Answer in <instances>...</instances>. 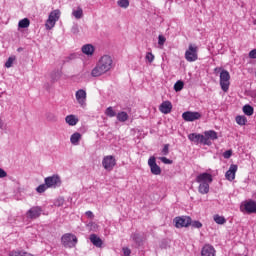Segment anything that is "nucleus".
<instances>
[{"instance_id": "1", "label": "nucleus", "mask_w": 256, "mask_h": 256, "mask_svg": "<svg viewBox=\"0 0 256 256\" xmlns=\"http://www.w3.org/2000/svg\"><path fill=\"white\" fill-rule=\"evenodd\" d=\"M113 68V59L109 55H104L100 58L99 62L92 70V77H101V75H105L108 71H111Z\"/></svg>"}, {"instance_id": "2", "label": "nucleus", "mask_w": 256, "mask_h": 256, "mask_svg": "<svg viewBox=\"0 0 256 256\" xmlns=\"http://www.w3.org/2000/svg\"><path fill=\"white\" fill-rule=\"evenodd\" d=\"M196 183H200L198 187L201 195H207L209 193V183H213V176L207 172L202 173L196 177Z\"/></svg>"}, {"instance_id": "3", "label": "nucleus", "mask_w": 256, "mask_h": 256, "mask_svg": "<svg viewBox=\"0 0 256 256\" xmlns=\"http://www.w3.org/2000/svg\"><path fill=\"white\" fill-rule=\"evenodd\" d=\"M60 17H61V10L56 9V10L50 12L48 19L46 21V24H45L46 29H48V31H51V29H53V27H55V24L60 19Z\"/></svg>"}, {"instance_id": "4", "label": "nucleus", "mask_w": 256, "mask_h": 256, "mask_svg": "<svg viewBox=\"0 0 256 256\" xmlns=\"http://www.w3.org/2000/svg\"><path fill=\"white\" fill-rule=\"evenodd\" d=\"M231 74L227 70H221L220 72V86L224 93L229 91V85H231Z\"/></svg>"}, {"instance_id": "5", "label": "nucleus", "mask_w": 256, "mask_h": 256, "mask_svg": "<svg viewBox=\"0 0 256 256\" xmlns=\"http://www.w3.org/2000/svg\"><path fill=\"white\" fill-rule=\"evenodd\" d=\"M199 51V48L195 44H189L188 49L185 52V59L189 63H193L194 61H197L199 58L197 52Z\"/></svg>"}, {"instance_id": "6", "label": "nucleus", "mask_w": 256, "mask_h": 256, "mask_svg": "<svg viewBox=\"0 0 256 256\" xmlns=\"http://www.w3.org/2000/svg\"><path fill=\"white\" fill-rule=\"evenodd\" d=\"M44 183H46L48 189H57V187H61V177L57 174L52 176H48L44 179Z\"/></svg>"}, {"instance_id": "7", "label": "nucleus", "mask_w": 256, "mask_h": 256, "mask_svg": "<svg viewBox=\"0 0 256 256\" xmlns=\"http://www.w3.org/2000/svg\"><path fill=\"white\" fill-rule=\"evenodd\" d=\"M62 245L68 247L69 249L77 245V236L67 233L62 236Z\"/></svg>"}, {"instance_id": "8", "label": "nucleus", "mask_w": 256, "mask_h": 256, "mask_svg": "<svg viewBox=\"0 0 256 256\" xmlns=\"http://www.w3.org/2000/svg\"><path fill=\"white\" fill-rule=\"evenodd\" d=\"M115 165H117V160L113 155L105 156L102 160V167H104L106 171H113Z\"/></svg>"}, {"instance_id": "9", "label": "nucleus", "mask_w": 256, "mask_h": 256, "mask_svg": "<svg viewBox=\"0 0 256 256\" xmlns=\"http://www.w3.org/2000/svg\"><path fill=\"white\" fill-rule=\"evenodd\" d=\"M175 227L177 229H181L183 227H189L191 225V217L189 216H181L174 218Z\"/></svg>"}, {"instance_id": "10", "label": "nucleus", "mask_w": 256, "mask_h": 256, "mask_svg": "<svg viewBox=\"0 0 256 256\" xmlns=\"http://www.w3.org/2000/svg\"><path fill=\"white\" fill-rule=\"evenodd\" d=\"M148 166L150 167L152 175H161V167L157 165V158H155V156H151L148 159Z\"/></svg>"}, {"instance_id": "11", "label": "nucleus", "mask_w": 256, "mask_h": 256, "mask_svg": "<svg viewBox=\"0 0 256 256\" xmlns=\"http://www.w3.org/2000/svg\"><path fill=\"white\" fill-rule=\"evenodd\" d=\"M41 213H43L41 206H33L27 211L26 217H28V219H39V217H41Z\"/></svg>"}, {"instance_id": "12", "label": "nucleus", "mask_w": 256, "mask_h": 256, "mask_svg": "<svg viewBox=\"0 0 256 256\" xmlns=\"http://www.w3.org/2000/svg\"><path fill=\"white\" fill-rule=\"evenodd\" d=\"M182 119L187 122H193L201 119V113L186 111L182 114Z\"/></svg>"}, {"instance_id": "13", "label": "nucleus", "mask_w": 256, "mask_h": 256, "mask_svg": "<svg viewBox=\"0 0 256 256\" xmlns=\"http://www.w3.org/2000/svg\"><path fill=\"white\" fill-rule=\"evenodd\" d=\"M76 100L80 107H85L87 105V92L83 89L76 91Z\"/></svg>"}, {"instance_id": "14", "label": "nucleus", "mask_w": 256, "mask_h": 256, "mask_svg": "<svg viewBox=\"0 0 256 256\" xmlns=\"http://www.w3.org/2000/svg\"><path fill=\"white\" fill-rule=\"evenodd\" d=\"M188 139L196 145H199V143L205 145V143H207V140H205V136L203 134L191 133L188 135Z\"/></svg>"}, {"instance_id": "15", "label": "nucleus", "mask_w": 256, "mask_h": 256, "mask_svg": "<svg viewBox=\"0 0 256 256\" xmlns=\"http://www.w3.org/2000/svg\"><path fill=\"white\" fill-rule=\"evenodd\" d=\"M204 139L206 140V143L204 145H211V141H215L218 139L217 132L214 130H209L204 132Z\"/></svg>"}, {"instance_id": "16", "label": "nucleus", "mask_w": 256, "mask_h": 256, "mask_svg": "<svg viewBox=\"0 0 256 256\" xmlns=\"http://www.w3.org/2000/svg\"><path fill=\"white\" fill-rule=\"evenodd\" d=\"M237 165L231 164L229 170L226 172L225 177L228 181L235 180V174L237 173Z\"/></svg>"}, {"instance_id": "17", "label": "nucleus", "mask_w": 256, "mask_h": 256, "mask_svg": "<svg viewBox=\"0 0 256 256\" xmlns=\"http://www.w3.org/2000/svg\"><path fill=\"white\" fill-rule=\"evenodd\" d=\"M173 109V104H171L170 101H164L159 107V110L161 113H164V115L169 114Z\"/></svg>"}, {"instance_id": "18", "label": "nucleus", "mask_w": 256, "mask_h": 256, "mask_svg": "<svg viewBox=\"0 0 256 256\" xmlns=\"http://www.w3.org/2000/svg\"><path fill=\"white\" fill-rule=\"evenodd\" d=\"M202 256H215V248L211 245H205L201 251Z\"/></svg>"}, {"instance_id": "19", "label": "nucleus", "mask_w": 256, "mask_h": 256, "mask_svg": "<svg viewBox=\"0 0 256 256\" xmlns=\"http://www.w3.org/2000/svg\"><path fill=\"white\" fill-rule=\"evenodd\" d=\"M244 209L248 213H256V201L250 200L244 204Z\"/></svg>"}, {"instance_id": "20", "label": "nucleus", "mask_w": 256, "mask_h": 256, "mask_svg": "<svg viewBox=\"0 0 256 256\" xmlns=\"http://www.w3.org/2000/svg\"><path fill=\"white\" fill-rule=\"evenodd\" d=\"M65 121L66 123H68L71 127H75V125H77V123H79V118H77V116L70 114L68 116L65 117Z\"/></svg>"}, {"instance_id": "21", "label": "nucleus", "mask_w": 256, "mask_h": 256, "mask_svg": "<svg viewBox=\"0 0 256 256\" xmlns=\"http://www.w3.org/2000/svg\"><path fill=\"white\" fill-rule=\"evenodd\" d=\"M131 239L132 241H134V243L137 245V247H141V245H143V236H141V234L139 233H133L131 234Z\"/></svg>"}, {"instance_id": "22", "label": "nucleus", "mask_w": 256, "mask_h": 256, "mask_svg": "<svg viewBox=\"0 0 256 256\" xmlns=\"http://www.w3.org/2000/svg\"><path fill=\"white\" fill-rule=\"evenodd\" d=\"M90 241L95 247H103V240H101L97 234L90 235Z\"/></svg>"}, {"instance_id": "23", "label": "nucleus", "mask_w": 256, "mask_h": 256, "mask_svg": "<svg viewBox=\"0 0 256 256\" xmlns=\"http://www.w3.org/2000/svg\"><path fill=\"white\" fill-rule=\"evenodd\" d=\"M82 53H84V55H93V53H95V47L91 44H86L82 47Z\"/></svg>"}, {"instance_id": "24", "label": "nucleus", "mask_w": 256, "mask_h": 256, "mask_svg": "<svg viewBox=\"0 0 256 256\" xmlns=\"http://www.w3.org/2000/svg\"><path fill=\"white\" fill-rule=\"evenodd\" d=\"M81 141V133L75 132L70 137V142L72 145H79V142Z\"/></svg>"}, {"instance_id": "25", "label": "nucleus", "mask_w": 256, "mask_h": 256, "mask_svg": "<svg viewBox=\"0 0 256 256\" xmlns=\"http://www.w3.org/2000/svg\"><path fill=\"white\" fill-rule=\"evenodd\" d=\"M117 120L120 121V123H125V121H127L129 119V114H127V112H119L117 115Z\"/></svg>"}, {"instance_id": "26", "label": "nucleus", "mask_w": 256, "mask_h": 256, "mask_svg": "<svg viewBox=\"0 0 256 256\" xmlns=\"http://www.w3.org/2000/svg\"><path fill=\"white\" fill-rule=\"evenodd\" d=\"M29 25H31V21H29V18H24V19L20 20L18 23V27L20 29H27V27H29Z\"/></svg>"}, {"instance_id": "27", "label": "nucleus", "mask_w": 256, "mask_h": 256, "mask_svg": "<svg viewBox=\"0 0 256 256\" xmlns=\"http://www.w3.org/2000/svg\"><path fill=\"white\" fill-rule=\"evenodd\" d=\"M72 15H73V17H75V19H82L83 18V8L78 7L76 10H73Z\"/></svg>"}, {"instance_id": "28", "label": "nucleus", "mask_w": 256, "mask_h": 256, "mask_svg": "<svg viewBox=\"0 0 256 256\" xmlns=\"http://www.w3.org/2000/svg\"><path fill=\"white\" fill-rule=\"evenodd\" d=\"M243 113L246 114L248 117H251L254 113V109L251 105L246 104L243 106Z\"/></svg>"}, {"instance_id": "29", "label": "nucleus", "mask_w": 256, "mask_h": 256, "mask_svg": "<svg viewBox=\"0 0 256 256\" xmlns=\"http://www.w3.org/2000/svg\"><path fill=\"white\" fill-rule=\"evenodd\" d=\"M214 221L217 225H225V223H227L225 217L219 216V214L214 215Z\"/></svg>"}, {"instance_id": "30", "label": "nucleus", "mask_w": 256, "mask_h": 256, "mask_svg": "<svg viewBox=\"0 0 256 256\" xmlns=\"http://www.w3.org/2000/svg\"><path fill=\"white\" fill-rule=\"evenodd\" d=\"M183 87H185V83H183V81H181V80H178L174 84V91H176V93H178V91H182Z\"/></svg>"}, {"instance_id": "31", "label": "nucleus", "mask_w": 256, "mask_h": 256, "mask_svg": "<svg viewBox=\"0 0 256 256\" xmlns=\"http://www.w3.org/2000/svg\"><path fill=\"white\" fill-rule=\"evenodd\" d=\"M236 123L238 125H241V126L246 125L247 117H245V116H236Z\"/></svg>"}, {"instance_id": "32", "label": "nucleus", "mask_w": 256, "mask_h": 256, "mask_svg": "<svg viewBox=\"0 0 256 256\" xmlns=\"http://www.w3.org/2000/svg\"><path fill=\"white\" fill-rule=\"evenodd\" d=\"M105 115H107V117H116L117 113L113 110V107L110 106L106 109Z\"/></svg>"}, {"instance_id": "33", "label": "nucleus", "mask_w": 256, "mask_h": 256, "mask_svg": "<svg viewBox=\"0 0 256 256\" xmlns=\"http://www.w3.org/2000/svg\"><path fill=\"white\" fill-rule=\"evenodd\" d=\"M46 119H47V121H50L51 123H55V121H57V115H55L54 113L48 112L46 114Z\"/></svg>"}, {"instance_id": "34", "label": "nucleus", "mask_w": 256, "mask_h": 256, "mask_svg": "<svg viewBox=\"0 0 256 256\" xmlns=\"http://www.w3.org/2000/svg\"><path fill=\"white\" fill-rule=\"evenodd\" d=\"M47 189H49V187L47 186V183L44 182V184H41L36 188V191L37 193H45Z\"/></svg>"}, {"instance_id": "35", "label": "nucleus", "mask_w": 256, "mask_h": 256, "mask_svg": "<svg viewBox=\"0 0 256 256\" xmlns=\"http://www.w3.org/2000/svg\"><path fill=\"white\" fill-rule=\"evenodd\" d=\"M117 3L122 9L129 7V0H119Z\"/></svg>"}, {"instance_id": "36", "label": "nucleus", "mask_w": 256, "mask_h": 256, "mask_svg": "<svg viewBox=\"0 0 256 256\" xmlns=\"http://www.w3.org/2000/svg\"><path fill=\"white\" fill-rule=\"evenodd\" d=\"M145 59H146V61H148V63H153V61H155V55H153V53H151V52H148L146 54Z\"/></svg>"}, {"instance_id": "37", "label": "nucleus", "mask_w": 256, "mask_h": 256, "mask_svg": "<svg viewBox=\"0 0 256 256\" xmlns=\"http://www.w3.org/2000/svg\"><path fill=\"white\" fill-rule=\"evenodd\" d=\"M190 225H192V227H194L195 229H201V227H203V224L201 223V222H199V221H192L191 220V224Z\"/></svg>"}, {"instance_id": "38", "label": "nucleus", "mask_w": 256, "mask_h": 256, "mask_svg": "<svg viewBox=\"0 0 256 256\" xmlns=\"http://www.w3.org/2000/svg\"><path fill=\"white\" fill-rule=\"evenodd\" d=\"M165 41H167V38H165V36H163V35L158 36V45H160V46L165 45Z\"/></svg>"}, {"instance_id": "39", "label": "nucleus", "mask_w": 256, "mask_h": 256, "mask_svg": "<svg viewBox=\"0 0 256 256\" xmlns=\"http://www.w3.org/2000/svg\"><path fill=\"white\" fill-rule=\"evenodd\" d=\"M13 61H15V58L9 57L8 60L5 63V67H7V69H9V67H12L13 66Z\"/></svg>"}, {"instance_id": "40", "label": "nucleus", "mask_w": 256, "mask_h": 256, "mask_svg": "<svg viewBox=\"0 0 256 256\" xmlns=\"http://www.w3.org/2000/svg\"><path fill=\"white\" fill-rule=\"evenodd\" d=\"M160 161H162V163L165 165H171L173 163V160H169L167 157H160Z\"/></svg>"}, {"instance_id": "41", "label": "nucleus", "mask_w": 256, "mask_h": 256, "mask_svg": "<svg viewBox=\"0 0 256 256\" xmlns=\"http://www.w3.org/2000/svg\"><path fill=\"white\" fill-rule=\"evenodd\" d=\"M231 155H233V151L231 150H227L223 153V157L224 159H230L231 158Z\"/></svg>"}, {"instance_id": "42", "label": "nucleus", "mask_w": 256, "mask_h": 256, "mask_svg": "<svg viewBox=\"0 0 256 256\" xmlns=\"http://www.w3.org/2000/svg\"><path fill=\"white\" fill-rule=\"evenodd\" d=\"M122 251L124 256H131V249L129 247H123Z\"/></svg>"}, {"instance_id": "43", "label": "nucleus", "mask_w": 256, "mask_h": 256, "mask_svg": "<svg viewBox=\"0 0 256 256\" xmlns=\"http://www.w3.org/2000/svg\"><path fill=\"white\" fill-rule=\"evenodd\" d=\"M22 251L12 250L9 252L8 256H21Z\"/></svg>"}, {"instance_id": "44", "label": "nucleus", "mask_w": 256, "mask_h": 256, "mask_svg": "<svg viewBox=\"0 0 256 256\" xmlns=\"http://www.w3.org/2000/svg\"><path fill=\"white\" fill-rule=\"evenodd\" d=\"M162 155H169V144H165L162 149Z\"/></svg>"}, {"instance_id": "45", "label": "nucleus", "mask_w": 256, "mask_h": 256, "mask_svg": "<svg viewBox=\"0 0 256 256\" xmlns=\"http://www.w3.org/2000/svg\"><path fill=\"white\" fill-rule=\"evenodd\" d=\"M71 31L74 35H77V33H79V25L75 24L74 26H72Z\"/></svg>"}, {"instance_id": "46", "label": "nucleus", "mask_w": 256, "mask_h": 256, "mask_svg": "<svg viewBox=\"0 0 256 256\" xmlns=\"http://www.w3.org/2000/svg\"><path fill=\"white\" fill-rule=\"evenodd\" d=\"M250 59H256V49H253L249 52Z\"/></svg>"}, {"instance_id": "47", "label": "nucleus", "mask_w": 256, "mask_h": 256, "mask_svg": "<svg viewBox=\"0 0 256 256\" xmlns=\"http://www.w3.org/2000/svg\"><path fill=\"white\" fill-rule=\"evenodd\" d=\"M61 77V73H59V72H54L53 74H52V79L54 80V81H57V79H59Z\"/></svg>"}, {"instance_id": "48", "label": "nucleus", "mask_w": 256, "mask_h": 256, "mask_svg": "<svg viewBox=\"0 0 256 256\" xmlns=\"http://www.w3.org/2000/svg\"><path fill=\"white\" fill-rule=\"evenodd\" d=\"M4 177H7V172L0 168V179H4Z\"/></svg>"}, {"instance_id": "49", "label": "nucleus", "mask_w": 256, "mask_h": 256, "mask_svg": "<svg viewBox=\"0 0 256 256\" xmlns=\"http://www.w3.org/2000/svg\"><path fill=\"white\" fill-rule=\"evenodd\" d=\"M86 216L89 217V219H93V217H94L93 212H91V211H87Z\"/></svg>"}, {"instance_id": "50", "label": "nucleus", "mask_w": 256, "mask_h": 256, "mask_svg": "<svg viewBox=\"0 0 256 256\" xmlns=\"http://www.w3.org/2000/svg\"><path fill=\"white\" fill-rule=\"evenodd\" d=\"M0 129H5V122L0 119Z\"/></svg>"}, {"instance_id": "51", "label": "nucleus", "mask_w": 256, "mask_h": 256, "mask_svg": "<svg viewBox=\"0 0 256 256\" xmlns=\"http://www.w3.org/2000/svg\"><path fill=\"white\" fill-rule=\"evenodd\" d=\"M21 256H33L31 253L21 252Z\"/></svg>"}, {"instance_id": "52", "label": "nucleus", "mask_w": 256, "mask_h": 256, "mask_svg": "<svg viewBox=\"0 0 256 256\" xmlns=\"http://www.w3.org/2000/svg\"><path fill=\"white\" fill-rule=\"evenodd\" d=\"M214 71L217 73V71H221V68H215Z\"/></svg>"}, {"instance_id": "53", "label": "nucleus", "mask_w": 256, "mask_h": 256, "mask_svg": "<svg viewBox=\"0 0 256 256\" xmlns=\"http://www.w3.org/2000/svg\"><path fill=\"white\" fill-rule=\"evenodd\" d=\"M21 51H23V48H18V52H21Z\"/></svg>"}]
</instances>
